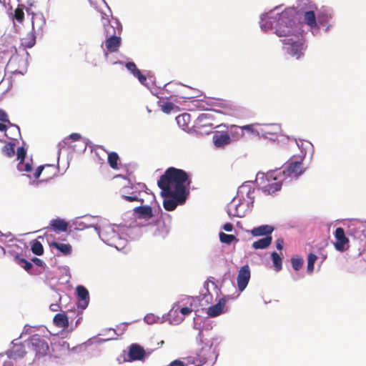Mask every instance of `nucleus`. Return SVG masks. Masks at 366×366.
<instances>
[{"label":"nucleus","mask_w":366,"mask_h":366,"mask_svg":"<svg viewBox=\"0 0 366 366\" xmlns=\"http://www.w3.org/2000/svg\"><path fill=\"white\" fill-rule=\"evenodd\" d=\"M49 225L53 230L57 232H65L67 230L68 228V223L64 219L59 218L52 219L50 222Z\"/></svg>","instance_id":"nucleus-21"},{"label":"nucleus","mask_w":366,"mask_h":366,"mask_svg":"<svg viewBox=\"0 0 366 366\" xmlns=\"http://www.w3.org/2000/svg\"><path fill=\"white\" fill-rule=\"evenodd\" d=\"M133 75L142 84L147 81L146 76L142 74L139 69L133 74Z\"/></svg>","instance_id":"nucleus-47"},{"label":"nucleus","mask_w":366,"mask_h":366,"mask_svg":"<svg viewBox=\"0 0 366 366\" xmlns=\"http://www.w3.org/2000/svg\"><path fill=\"white\" fill-rule=\"evenodd\" d=\"M137 213L142 218L150 219L153 217L152 207L149 206H140L135 209Z\"/></svg>","instance_id":"nucleus-28"},{"label":"nucleus","mask_w":366,"mask_h":366,"mask_svg":"<svg viewBox=\"0 0 366 366\" xmlns=\"http://www.w3.org/2000/svg\"><path fill=\"white\" fill-rule=\"evenodd\" d=\"M25 346L28 350L29 357L32 360L45 356L49 350L48 338L37 334L25 341Z\"/></svg>","instance_id":"nucleus-4"},{"label":"nucleus","mask_w":366,"mask_h":366,"mask_svg":"<svg viewBox=\"0 0 366 366\" xmlns=\"http://www.w3.org/2000/svg\"><path fill=\"white\" fill-rule=\"evenodd\" d=\"M51 311L56 312L58 311L60 308L59 305L57 304H51L49 307Z\"/></svg>","instance_id":"nucleus-56"},{"label":"nucleus","mask_w":366,"mask_h":366,"mask_svg":"<svg viewBox=\"0 0 366 366\" xmlns=\"http://www.w3.org/2000/svg\"><path fill=\"white\" fill-rule=\"evenodd\" d=\"M281 41L287 54L291 56L296 59H300L304 56L307 45L302 32L297 31L295 34H292L289 38H285Z\"/></svg>","instance_id":"nucleus-3"},{"label":"nucleus","mask_w":366,"mask_h":366,"mask_svg":"<svg viewBox=\"0 0 366 366\" xmlns=\"http://www.w3.org/2000/svg\"><path fill=\"white\" fill-rule=\"evenodd\" d=\"M253 193V190L246 186H242L237 191V196L230 202L228 205L227 213L229 216L241 217L242 212L239 210V207H242L244 204L242 200H244V195H246L252 202L253 197L250 194Z\"/></svg>","instance_id":"nucleus-6"},{"label":"nucleus","mask_w":366,"mask_h":366,"mask_svg":"<svg viewBox=\"0 0 366 366\" xmlns=\"http://www.w3.org/2000/svg\"><path fill=\"white\" fill-rule=\"evenodd\" d=\"M208 285H209V282H206L204 283V287H205L207 290H208V288H207Z\"/></svg>","instance_id":"nucleus-62"},{"label":"nucleus","mask_w":366,"mask_h":366,"mask_svg":"<svg viewBox=\"0 0 366 366\" xmlns=\"http://www.w3.org/2000/svg\"><path fill=\"white\" fill-rule=\"evenodd\" d=\"M16 155L19 162L24 161L26 155V150L23 147H19L16 151Z\"/></svg>","instance_id":"nucleus-44"},{"label":"nucleus","mask_w":366,"mask_h":366,"mask_svg":"<svg viewBox=\"0 0 366 366\" xmlns=\"http://www.w3.org/2000/svg\"><path fill=\"white\" fill-rule=\"evenodd\" d=\"M277 17H269L267 15H264L261 18L260 26L262 30L267 31L272 28L273 22L276 21Z\"/></svg>","instance_id":"nucleus-26"},{"label":"nucleus","mask_w":366,"mask_h":366,"mask_svg":"<svg viewBox=\"0 0 366 366\" xmlns=\"http://www.w3.org/2000/svg\"><path fill=\"white\" fill-rule=\"evenodd\" d=\"M122 198L125 199L127 202H134V201H139L142 203L143 202L142 199H140L138 198L137 195L135 193H132L130 195H122Z\"/></svg>","instance_id":"nucleus-45"},{"label":"nucleus","mask_w":366,"mask_h":366,"mask_svg":"<svg viewBox=\"0 0 366 366\" xmlns=\"http://www.w3.org/2000/svg\"><path fill=\"white\" fill-rule=\"evenodd\" d=\"M274 231V227L267 224L261 225L257 227H254L251 230V234L254 237L259 236H271V234Z\"/></svg>","instance_id":"nucleus-18"},{"label":"nucleus","mask_w":366,"mask_h":366,"mask_svg":"<svg viewBox=\"0 0 366 366\" xmlns=\"http://www.w3.org/2000/svg\"><path fill=\"white\" fill-rule=\"evenodd\" d=\"M260 125L259 124H251L244 125L242 127H238L242 131H246L247 132L252 134H259V129H257V127H259Z\"/></svg>","instance_id":"nucleus-33"},{"label":"nucleus","mask_w":366,"mask_h":366,"mask_svg":"<svg viewBox=\"0 0 366 366\" xmlns=\"http://www.w3.org/2000/svg\"><path fill=\"white\" fill-rule=\"evenodd\" d=\"M203 332L202 331H199L198 335L197 336V340L199 342L200 344L203 343Z\"/></svg>","instance_id":"nucleus-55"},{"label":"nucleus","mask_w":366,"mask_h":366,"mask_svg":"<svg viewBox=\"0 0 366 366\" xmlns=\"http://www.w3.org/2000/svg\"><path fill=\"white\" fill-rule=\"evenodd\" d=\"M78 296V307L84 310L89 305V295L87 289L82 286L79 285L76 288Z\"/></svg>","instance_id":"nucleus-13"},{"label":"nucleus","mask_w":366,"mask_h":366,"mask_svg":"<svg viewBox=\"0 0 366 366\" xmlns=\"http://www.w3.org/2000/svg\"><path fill=\"white\" fill-rule=\"evenodd\" d=\"M113 23L114 24L110 23L108 19H105L103 22L104 33L107 36L105 46L107 51L111 53L118 51L122 44L121 37L117 36L122 31V26L117 21Z\"/></svg>","instance_id":"nucleus-2"},{"label":"nucleus","mask_w":366,"mask_h":366,"mask_svg":"<svg viewBox=\"0 0 366 366\" xmlns=\"http://www.w3.org/2000/svg\"><path fill=\"white\" fill-rule=\"evenodd\" d=\"M271 257L275 269L280 271L282 269V258L276 252H273L271 254Z\"/></svg>","instance_id":"nucleus-38"},{"label":"nucleus","mask_w":366,"mask_h":366,"mask_svg":"<svg viewBox=\"0 0 366 366\" xmlns=\"http://www.w3.org/2000/svg\"><path fill=\"white\" fill-rule=\"evenodd\" d=\"M119 159V155L114 152L108 154V163L109 166L114 169H118V161Z\"/></svg>","instance_id":"nucleus-31"},{"label":"nucleus","mask_w":366,"mask_h":366,"mask_svg":"<svg viewBox=\"0 0 366 366\" xmlns=\"http://www.w3.org/2000/svg\"><path fill=\"white\" fill-rule=\"evenodd\" d=\"M226 302L227 301L224 297L220 298L216 305H212L207 309V315L210 317H215L221 315L223 312Z\"/></svg>","instance_id":"nucleus-15"},{"label":"nucleus","mask_w":366,"mask_h":366,"mask_svg":"<svg viewBox=\"0 0 366 366\" xmlns=\"http://www.w3.org/2000/svg\"><path fill=\"white\" fill-rule=\"evenodd\" d=\"M276 22L275 33L278 36L289 38L297 33L294 29L295 24L292 11L285 10L278 14Z\"/></svg>","instance_id":"nucleus-5"},{"label":"nucleus","mask_w":366,"mask_h":366,"mask_svg":"<svg viewBox=\"0 0 366 366\" xmlns=\"http://www.w3.org/2000/svg\"><path fill=\"white\" fill-rule=\"evenodd\" d=\"M321 258H322V262H323L327 257V253H322L320 252Z\"/></svg>","instance_id":"nucleus-60"},{"label":"nucleus","mask_w":366,"mask_h":366,"mask_svg":"<svg viewBox=\"0 0 366 366\" xmlns=\"http://www.w3.org/2000/svg\"><path fill=\"white\" fill-rule=\"evenodd\" d=\"M15 261L17 264L20 267H23L26 272H29V270L32 268V264L27 261L24 258H21L19 255L15 257Z\"/></svg>","instance_id":"nucleus-35"},{"label":"nucleus","mask_w":366,"mask_h":366,"mask_svg":"<svg viewBox=\"0 0 366 366\" xmlns=\"http://www.w3.org/2000/svg\"><path fill=\"white\" fill-rule=\"evenodd\" d=\"M250 279V269L247 264L240 268L237 275V287L242 292L248 285Z\"/></svg>","instance_id":"nucleus-11"},{"label":"nucleus","mask_w":366,"mask_h":366,"mask_svg":"<svg viewBox=\"0 0 366 366\" xmlns=\"http://www.w3.org/2000/svg\"><path fill=\"white\" fill-rule=\"evenodd\" d=\"M14 17L19 23L23 22L24 19V13L22 7L18 6L14 11Z\"/></svg>","instance_id":"nucleus-42"},{"label":"nucleus","mask_w":366,"mask_h":366,"mask_svg":"<svg viewBox=\"0 0 366 366\" xmlns=\"http://www.w3.org/2000/svg\"><path fill=\"white\" fill-rule=\"evenodd\" d=\"M177 124L184 129L188 128V124L190 121V115L187 113L180 114L176 117Z\"/></svg>","instance_id":"nucleus-30"},{"label":"nucleus","mask_w":366,"mask_h":366,"mask_svg":"<svg viewBox=\"0 0 366 366\" xmlns=\"http://www.w3.org/2000/svg\"><path fill=\"white\" fill-rule=\"evenodd\" d=\"M281 177H274L272 179H268L269 183L262 187V192L266 194H272L280 190L282 187Z\"/></svg>","instance_id":"nucleus-12"},{"label":"nucleus","mask_w":366,"mask_h":366,"mask_svg":"<svg viewBox=\"0 0 366 366\" xmlns=\"http://www.w3.org/2000/svg\"><path fill=\"white\" fill-rule=\"evenodd\" d=\"M280 130V127L277 125H264L259 129V133H262L266 138L275 139H277Z\"/></svg>","instance_id":"nucleus-16"},{"label":"nucleus","mask_w":366,"mask_h":366,"mask_svg":"<svg viewBox=\"0 0 366 366\" xmlns=\"http://www.w3.org/2000/svg\"><path fill=\"white\" fill-rule=\"evenodd\" d=\"M230 142V137L227 132H217L213 136V142L217 147H224L229 144Z\"/></svg>","instance_id":"nucleus-17"},{"label":"nucleus","mask_w":366,"mask_h":366,"mask_svg":"<svg viewBox=\"0 0 366 366\" xmlns=\"http://www.w3.org/2000/svg\"><path fill=\"white\" fill-rule=\"evenodd\" d=\"M7 129V126L2 123H0V132H5Z\"/></svg>","instance_id":"nucleus-58"},{"label":"nucleus","mask_w":366,"mask_h":366,"mask_svg":"<svg viewBox=\"0 0 366 366\" xmlns=\"http://www.w3.org/2000/svg\"><path fill=\"white\" fill-rule=\"evenodd\" d=\"M129 357L131 361L142 360L145 357V350L138 344H132L129 347Z\"/></svg>","instance_id":"nucleus-14"},{"label":"nucleus","mask_w":366,"mask_h":366,"mask_svg":"<svg viewBox=\"0 0 366 366\" xmlns=\"http://www.w3.org/2000/svg\"><path fill=\"white\" fill-rule=\"evenodd\" d=\"M32 262L36 264V265H38V266H40V267H42L44 265V262L40 259L39 258H37V257H34L32 259Z\"/></svg>","instance_id":"nucleus-52"},{"label":"nucleus","mask_w":366,"mask_h":366,"mask_svg":"<svg viewBox=\"0 0 366 366\" xmlns=\"http://www.w3.org/2000/svg\"><path fill=\"white\" fill-rule=\"evenodd\" d=\"M16 143L14 142H6L1 149V152L6 157L11 158L15 154Z\"/></svg>","instance_id":"nucleus-27"},{"label":"nucleus","mask_w":366,"mask_h":366,"mask_svg":"<svg viewBox=\"0 0 366 366\" xmlns=\"http://www.w3.org/2000/svg\"><path fill=\"white\" fill-rule=\"evenodd\" d=\"M54 323L56 326L62 328L69 327V320L64 313H58L54 317Z\"/></svg>","instance_id":"nucleus-25"},{"label":"nucleus","mask_w":366,"mask_h":366,"mask_svg":"<svg viewBox=\"0 0 366 366\" xmlns=\"http://www.w3.org/2000/svg\"><path fill=\"white\" fill-rule=\"evenodd\" d=\"M272 236H267L262 239L255 241L252 244V247L254 249H263L267 248L272 243Z\"/></svg>","instance_id":"nucleus-24"},{"label":"nucleus","mask_w":366,"mask_h":366,"mask_svg":"<svg viewBox=\"0 0 366 366\" xmlns=\"http://www.w3.org/2000/svg\"><path fill=\"white\" fill-rule=\"evenodd\" d=\"M169 366H185V365L182 361L176 360L172 361L169 364Z\"/></svg>","instance_id":"nucleus-53"},{"label":"nucleus","mask_w":366,"mask_h":366,"mask_svg":"<svg viewBox=\"0 0 366 366\" xmlns=\"http://www.w3.org/2000/svg\"><path fill=\"white\" fill-rule=\"evenodd\" d=\"M36 43V37L33 32H29L26 36L21 39V44L24 47L31 48Z\"/></svg>","instance_id":"nucleus-29"},{"label":"nucleus","mask_w":366,"mask_h":366,"mask_svg":"<svg viewBox=\"0 0 366 366\" xmlns=\"http://www.w3.org/2000/svg\"><path fill=\"white\" fill-rule=\"evenodd\" d=\"M9 126L7 127L5 131V136L12 140L16 141L21 137L20 129L17 125L13 124L11 122L9 123Z\"/></svg>","instance_id":"nucleus-19"},{"label":"nucleus","mask_w":366,"mask_h":366,"mask_svg":"<svg viewBox=\"0 0 366 366\" xmlns=\"http://www.w3.org/2000/svg\"><path fill=\"white\" fill-rule=\"evenodd\" d=\"M219 237L220 242L226 244H230L234 241L238 242V239L234 235L227 234L223 232H219Z\"/></svg>","instance_id":"nucleus-32"},{"label":"nucleus","mask_w":366,"mask_h":366,"mask_svg":"<svg viewBox=\"0 0 366 366\" xmlns=\"http://www.w3.org/2000/svg\"><path fill=\"white\" fill-rule=\"evenodd\" d=\"M331 16L328 15L327 14H320L317 16V20L320 24L325 25L327 24L329 20L330 19Z\"/></svg>","instance_id":"nucleus-43"},{"label":"nucleus","mask_w":366,"mask_h":366,"mask_svg":"<svg viewBox=\"0 0 366 366\" xmlns=\"http://www.w3.org/2000/svg\"><path fill=\"white\" fill-rule=\"evenodd\" d=\"M192 181L188 174L180 169L169 167L166 169L157 182L158 187L167 194L172 192L177 197L184 199V194H187V185H189Z\"/></svg>","instance_id":"nucleus-1"},{"label":"nucleus","mask_w":366,"mask_h":366,"mask_svg":"<svg viewBox=\"0 0 366 366\" xmlns=\"http://www.w3.org/2000/svg\"><path fill=\"white\" fill-rule=\"evenodd\" d=\"M127 69L134 74L138 69L134 62H127L126 64Z\"/></svg>","instance_id":"nucleus-48"},{"label":"nucleus","mask_w":366,"mask_h":366,"mask_svg":"<svg viewBox=\"0 0 366 366\" xmlns=\"http://www.w3.org/2000/svg\"><path fill=\"white\" fill-rule=\"evenodd\" d=\"M2 366H13V364L10 360H6L3 363Z\"/></svg>","instance_id":"nucleus-61"},{"label":"nucleus","mask_w":366,"mask_h":366,"mask_svg":"<svg viewBox=\"0 0 366 366\" xmlns=\"http://www.w3.org/2000/svg\"><path fill=\"white\" fill-rule=\"evenodd\" d=\"M305 171L303 167L302 160L294 161L290 159L285 165L282 175L285 177L297 178Z\"/></svg>","instance_id":"nucleus-7"},{"label":"nucleus","mask_w":366,"mask_h":366,"mask_svg":"<svg viewBox=\"0 0 366 366\" xmlns=\"http://www.w3.org/2000/svg\"><path fill=\"white\" fill-rule=\"evenodd\" d=\"M211 352V347H202L200 352L195 355H190L186 358L187 366H202L207 361L208 352Z\"/></svg>","instance_id":"nucleus-8"},{"label":"nucleus","mask_w":366,"mask_h":366,"mask_svg":"<svg viewBox=\"0 0 366 366\" xmlns=\"http://www.w3.org/2000/svg\"><path fill=\"white\" fill-rule=\"evenodd\" d=\"M31 251L36 255H42L44 253V247L42 244L38 240H34L31 243Z\"/></svg>","instance_id":"nucleus-37"},{"label":"nucleus","mask_w":366,"mask_h":366,"mask_svg":"<svg viewBox=\"0 0 366 366\" xmlns=\"http://www.w3.org/2000/svg\"><path fill=\"white\" fill-rule=\"evenodd\" d=\"M46 170H52L54 173L53 175H55L56 173V169L54 165L40 166L36 169L35 172L34 173V177L36 179L39 178L42 172Z\"/></svg>","instance_id":"nucleus-34"},{"label":"nucleus","mask_w":366,"mask_h":366,"mask_svg":"<svg viewBox=\"0 0 366 366\" xmlns=\"http://www.w3.org/2000/svg\"><path fill=\"white\" fill-rule=\"evenodd\" d=\"M49 246L57 249L64 255H69L72 251L71 246L69 244L59 243L53 241L49 243Z\"/></svg>","instance_id":"nucleus-22"},{"label":"nucleus","mask_w":366,"mask_h":366,"mask_svg":"<svg viewBox=\"0 0 366 366\" xmlns=\"http://www.w3.org/2000/svg\"><path fill=\"white\" fill-rule=\"evenodd\" d=\"M179 312L183 317H179L177 320H173L172 321L174 324H179V322H182L184 320V317L190 315L192 312V310L190 307H184L181 308Z\"/></svg>","instance_id":"nucleus-39"},{"label":"nucleus","mask_w":366,"mask_h":366,"mask_svg":"<svg viewBox=\"0 0 366 366\" xmlns=\"http://www.w3.org/2000/svg\"><path fill=\"white\" fill-rule=\"evenodd\" d=\"M177 313V310H174V308L170 310L169 313V318L171 319L173 315Z\"/></svg>","instance_id":"nucleus-57"},{"label":"nucleus","mask_w":366,"mask_h":366,"mask_svg":"<svg viewBox=\"0 0 366 366\" xmlns=\"http://www.w3.org/2000/svg\"><path fill=\"white\" fill-rule=\"evenodd\" d=\"M81 135L78 133H72L69 136V138L72 141H78L81 139Z\"/></svg>","instance_id":"nucleus-51"},{"label":"nucleus","mask_w":366,"mask_h":366,"mask_svg":"<svg viewBox=\"0 0 366 366\" xmlns=\"http://www.w3.org/2000/svg\"><path fill=\"white\" fill-rule=\"evenodd\" d=\"M11 353L15 358L29 357V352L27 347L25 346V342L22 344L14 345Z\"/></svg>","instance_id":"nucleus-20"},{"label":"nucleus","mask_w":366,"mask_h":366,"mask_svg":"<svg viewBox=\"0 0 366 366\" xmlns=\"http://www.w3.org/2000/svg\"><path fill=\"white\" fill-rule=\"evenodd\" d=\"M335 248L339 252H345L349 248V239L346 237L345 230L342 227H337L335 232Z\"/></svg>","instance_id":"nucleus-10"},{"label":"nucleus","mask_w":366,"mask_h":366,"mask_svg":"<svg viewBox=\"0 0 366 366\" xmlns=\"http://www.w3.org/2000/svg\"><path fill=\"white\" fill-rule=\"evenodd\" d=\"M284 241L282 239H278L276 241V247L278 249L281 250L283 248Z\"/></svg>","instance_id":"nucleus-54"},{"label":"nucleus","mask_w":366,"mask_h":366,"mask_svg":"<svg viewBox=\"0 0 366 366\" xmlns=\"http://www.w3.org/2000/svg\"><path fill=\"white\" fill-rule=\"evenodd\" d=\"M222 228L226 232H232L234 229V227L232 223L227 222L223 225Z\"/></svg>","instance_id":"nucleus-50"},{"label":"nucleus","mask_w":366,"mask_h":366,"mask_svg":"<svg viewBox=\"0 0 366 366\" xmlns=\"http://www.w3.org/2000/svg\"><path fill=\"white\" fill-rule=\"evenodd\" d=\"M0 121L3 122L9 123L7 114L3 110L0 109Z\"/></svg>","instance_id":"nucleus-49"},{"label":"nucleus","mask_w":366,"mask_h":366,"mask_svg":"<svg viewBox=\"0 0 366 366\" xmlns=\"http://www.w3.org/2000/svg\"><path fill=\"white\" fill-rule=\"evenodd\" d=\"M19 172H31L32 170V164L30 162H19L17 165Z\"/></svg>","instance_id":"nucleus-40"},{"label":"nucleus","mask_w":366,"mask_h":366,"mask_svg":"<svg viewBox=\"0 0 366 366\" xmlns=\"http://www.w3.org/2000/svg\"><path fill=\"white\" fill-rule=\"evenodd\" d=\"M174 108V105L171 102H165L162 105V110L165 113H169Z\"/></svg>","instance_id":"nucleus-46"},{"label":"nucleus","mask_w":366,"mask_h":366,"mask_svg":"<svg viewBox=\"0 0 366 366\" xmlns=\"http://www.w3.org/2000/svg\"><path fill=\"white\" fill-rule=\"evenodd\" d=\"M161 195L164 198L163 201L164 208L167 211H173L176 209L179 204H182L187 199V194H184V199L177 197V196L172 192L170 194H167L163 190L161 191Z\"/></svg>","instance_id":"nucleus-9"},{"label":"nucleus","mask_w":366,"mask_h":366,"mask_svg":"<svg viewBox=\"0 0 366 366\" xmlns=\"http://www.w3.org/2000/svg\"><path fill=\"white\" fill-rule=\"evenodd\" d=\"M44 172H45V173H46V174H46V175H45V179H46H46H51V178L54 176L53 174L49 175V172H47V170H46V171H44ZM51 172H53V171H52V170H51ZM52 174H54V173H52Z\"/></svg>","instance_id":"nucleus-59"},{"label":"nucleus","mask_w":366,"mask_h":366,"mask_svg":"<svg viewBox=\"0 0 366 366\" xmlns=\"http://www.w3.org/2000/svg\"><path fill=\"white\" fill-rule=\"evenodd\" d=\"M317 259V256L313 253H310L307 256V272L311 274L314 271V265Z\"/></svg>","instance_id":"nucleus-36"},{"label":"nucleus","mask_w":366,"mask_h":366,"mask_svg":"<svg viewBox=\"0 0 366 366\" xmlns=\"http://www.w3.org/2000/svg\"><path fill=\"white\" fill-rule=\"evenodd\" d=\"M304 21L311 29H317V24L316 20V16L313 11H306L304 14Z\"/></svg>","instance_id":"nucleus-23"},{"label":"nucleus","mask_w":366,"mask_h":366,"mask_svg":"<svg viewBox=\"0 0 366 366\" xmlns=\"http://www.w3.org/2000/svg\"><path fill=\"white\" fill-rule=\"evenodd\" d=\"M303 262L304 261L302 258L300 257H292L291 259L292 268L296 271H298L302 268Z\"/></svg>","instance_id":"nucleus-41"}]
</instances>
